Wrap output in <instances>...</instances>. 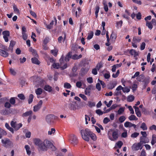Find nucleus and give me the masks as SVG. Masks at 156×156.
I'll use <instances>...</instances> for the list:
<instances>
[{"label":"nucleus","mask_w":156,"mask_h":156,"mask_svg":"<svg viewBox=\"0 0 156 156\" xmlns=\"http://www.w3.org/2000/svg\"><path fill=\"white\" fill-rule=\"evenodd\" d=\"M44 89L45 91H48L49 92H51L52 90V87L48 85H45L44 86Z\"/></svg>","instance_id":"nucleus-18"},{"label":"nucleus","mask_w":156,"mask_h":156,"mask_svg":"<svg viewBox=\"0 0 156 156\" xmlns=\"http://www.w3.org/2000/svg\"><path fill=\"white\" fill-rule=\"evenodd\" d=\"M0 55L4 57H6L8 56L9 53L6 51L0 49Z\"/></svg>","instance_id":"nucleus-16"},{"label":"nucleus","mask_w":156,"mask_h":156,"mask_svg":"<svg viewBox=\"0 0 156 156\" xmlns=\"http://www.w3.org/2000/svg\"><path fill=\"white\" fill-rule=\"evenodd\" d=\"M117 36L116 34L113 31L112 32L110 36V39L112 40V41L114 42L115 41L116 38Z\"/></svg>","instance_id":"nucleus-20"},{"label":"nucleus","mask_w":156,"mask_h":156,"mask_svg":"<svg viewBox=\"0 0 156 156\" xmlns=\"http://www.w3.org/2000/svg\"><path fill=\"white\" fill-rule=\"evenodd\" d=\"M34 142L42 151H46L48 149H50L52 151H55L56 149V147L53 144L47 140L42 141L39 139L35 138L34 140Z\"/></svg>","instance_id":"nucleus-1"},{"label":"nucleus","mask_w":156,"mask_h":156,"mask_svg":"<svg viewBox=\"0 0 156 156\" xmlns=\"http://www.w3.org/2000/svg\"><path fill=\"white\" fill-rule=\"evenodd\" d=\"M34 95L32 94H30L28 99V102L29 104H31L33 101L34 98Z\"/></svg>","instance_id":"nucleus-36"},{"label":"nucleus","mask_w":156,"mask_h":156,"mask_svg":"<svg viewBox=\"0 0 156 156\" xmlns=\"http://www.w3.org/2000/svg\"><path fill=\"white\" fill-rule=\"evenodd\" d=\"M134 99V97L132 95L128 96L127 98L128 101L131 102L133 101Z\"/></svg>","instance_id":"nucleus-46"},{"label":"nucleus","mask_w":156,"mask_h":156,"mask_svg":"<svg viewBox=\"0 0 156 156\" xmlns=\"http://www.w3.org/2000/svg\"><path fill=\"white\" fill-rule=\"evenodd\" d=\"M126 118L124 116H120L119 118V121L120 123H122L125 120Z\"/></svg>","instance_id":"nucleus-51"},{"label":"nucleus","mask_w":156,"mask_h":156,"mask_svg":"<svg viewBox=\"0 0 156 156\" xmlns=\"http://www.w3.org/2000/svg\"><path fill=\"white\" fill-rule=\"evenodd\" d=\"M15 44V41L12 40L10 41L9 49V50H11V52H12L14 46Z\"/></svg>","instance_id":"nucleus-25"},{"label":"nucleus","mask_w":156,"mask_h":156,"mask_svg":"<svg viewBox=\"0 0 156 156\" xmlns=\"http://www.w3.org/2000/svg\"><path fill=\"white\" fill-rule=\"evenodd\" d=\"M129 119L130 120H137L138 119L137 118L136 116L133 115H131L129 117Z\"/></svg>","instance_id":"nucleus-41"},{"label":"nucleus","mask_w":156,"mask_h":156,"mask_svg":"<svg viewBox=\"0 0 156 156\" xmlns=\"http://www.w3.org/2000/svg\"><path fill=\"white\" fill-rule=\"evenodd\" d=\"M1 114L3 115H7L10 114L9 111L7 108L2 110L1 111Z\"/></svg>","instance_id":"nucleus-19"},{"label":"nucleus","mask_w":156,"mask_h":156,"mask_svg":"<svg viewBox=\"0 0 156 156\" xmlns=\"http://www.w3.org/2000/svg\"><path fill=\"white\" fill-rule=\"evenodd\" d=\"M141 37L138 36H134L133 37V41L135 43L140 42L141 40Z\"/></svg>","instance_id":"nucleus-23"},{"label":"nucleus","mask_w":156,"mask_h":156,"mask_svg":"<svg viewBox=\"0 0 156 156\" xmlns=\"http://www.w3.org/2000/svg\"><path fill=\"white\" fill-rule=\"evenodd\" d=\"M64 87L66 89H70L72 87L71 84L68 83H65L64 84Z\"/></svg>","instance_id":"nucleus-47"},{"label":"nucleus","mask_w":156,"mask_h":156,"mask_svg":"<svg viewBox=\"0 0 156 156\" xmlns=\"http://www.w3.org/2000/svg\"><path fill=\"white\" fill-rule=\"evenodd\" d=\"M139 133H138L136 132H134L131 135V137L132 138H135L137 137V136H139Z\"/></svg>","instance_id":"nucleus-53"},{"label":"nucleus","mask_w":156,"mask_h":156,"mask_svg":"<svg viewBox=\"0 0 156 156\" xmlns=\"http://www.w3.org/2000/svg\"><path fill=\"white\" fill-rule=\"evenodd\" d=\"M88 104L87 105L90 107H92L95 106V103L94 102H92L91 101H88Z\"/></svg>","instance_id":"nucleus-50"},{"label":"nucleus","mask_w":156,"mask_h":156,"mask_svg":"<svg viewBox=\"0 0 156 156\" xmlns=\"http://www.w3.org/2000/svg\"><path fill=\"white\" fill-rule=\"evenodd\" d=\"M22 124L21 123L16 124L14 129L15 131H17L22 126Z\"/></svg>","instance_id":"nucleus-32"},{"label":"nucleus","mask_w":156,"mask_h":156,"mask_svg":"<svg viewBox=\"0 0 156 156\" xmlns=\"http://www.w3.org/2000/svg\"><path fill=\"white\" fill-rule=\"evenodd\" d=\"M116 85V82H110L107 85V88L108 89L112 90L115 87Z\"/></svg>","instance_id":"nucleus-10"},{"label":"nucleus","mask_w":156,"mask_h":156,"mask_svg":"<svg viewBox=\"0 0 156 156\" xmlns=\"http://www.w3.org/2000/svg\"><path fill=\"white\" fill-rule=\"evenodd\" d=\"M32 62L35 64L39 65L40 64V62L38 60L36 57L33 58H31Z\"/></svg>","instance_id":"nucleus-24"},{"label":"nucleus","mask_w":156,"mask_h":156,"mask_svg":"<svg viewBox=\"0 0 156 156\" xmlns=\"http://www.w3.org/2000/svg\"><path fill=\"white\" fill-rule=\"evenodd\" d=\"M79 96L82 98L84 101H86L87 99L86 96L83 94H79Z\"/></svg>","instance_id":"nucleus-60"},{"label":"nucleus","mask_w":156,"mask_h":156,"mask_svg":"<svg viewBox=\"0 0 156 156\" xmlns=\"http://www.w3.org/2000/svg\"><path fill=\"white\" fill-rule=\"evenodd\" d=\"M4 107L6 108H9L11 107V105L10 102H7L5 103Z\"/></svg>","instance_id":"nucleus-56"},{"label":"nucleus","mask_w":156,"mask_h":156,"mask_svg":"<svg viewBox=\"0 0 156 156\" xmlns=\"http://www.w3.org/2000/svg\"><path fill=\"white\" fill-rule=\"evenodd\" d=\"M16 99H17L18 98L16 97H11L10 98L9 101L11 105H12L14 106L16 105Z\"/></svg>","instance_id":"nucleus-17"},{"label":"nucleus","mask_w":156,"mask_h":156,"mask_svg":"<svg viewBox=\"0 0 156 156\" xmlns=\"http://www.w3.org/2000/svg\"><path fill=\"white\" fill-rule=\"evenodd\" d=\"M1 142L3 144L4 146L6 148H11L13 147V143L9 139H2Z\"/></svg>","instance_id":"nucleus-4"},{"label":"nucleus","mask_w":156,"mask_h":156,"mask_svg":"<svg viewBox=\"0 0 156 156\" xmlns=\"http://www.w3.org/2000/svg\"><path fill=\"white\" fill-rule=\"evenodd\" d=\"M69 108L71 110H75L76 109V106L75 105L72 104H70L69 105Z\"/></svg>","instance_id":"nucleus-38"},{"label":"nucleus","mask_w":156,"mask_h":156,"mask_svg":"<svg viewBox=\"0 0 156 156\" xmlns=\"http://www.w3.org/2000/svg\"><path fill=\"white\" fill-rule=\"evenodd\" d=\"M53 67L56 69H58L60 68V65L59 63H54L52 65Z\"/></svg>","instance_id":"nucleus-45"},{"label":"nucleus","mask_w":156,"mask_h":156,"mask_svg":"<svg viewBox=\"0 0 156 156\" xmlns=\"http://www.w3.org/2000/svg\"><path fill=\"white\" fill-rule=\"evenodd\" d=\"M13 7L14 10V12L17 14H20V12L19 9L17 8V6L14 4L13 5Z\"/></svg>","instance_id":"nucleus-35"},{"label":"nucleus","mask_w":156,"mask_h":156,"mask_svg":"<svg viewBox=\"0 0 156 156\" xmlns=\"http://www.w3.org/2000/svg\"><path fill=\"white\" fill-rule=\"evenodd\" d=\"M144 76L141 75L139 77L136 78V79L139 82H143L144 81Z\"/></svg>","instance_id":"nucleus-42"},{"label":"nucleus","mask_w":156,"mask_h":156,"mask_svg":"<svg viewBox=\"0 0 156 156\" xmlns=\"http://www.w3.org/2000/svg\"><path fill=\"white\" fill-rule=\"evenodd\" d=\"M96 113L99 115H102L104 113L100 109H97L96 110Z\"/></svg>","instance_id":"nucleus-54"},{"label":"nucleus","mask_w":156,"mask_h":156,"mask_svg":"<svg viewBox=\"0 0 156 156\" xmlns=\"http://www.w3.org/2000/svg\"><path fill=\"white\" fill-rule=\"evenodd\" d=\"M18 97L22 100H24L25 99L24 95L22 94H18Z\"/></svg>","instance_id":"nucleus-55"},{"label":"nucleus","mask_w":156,"mask_h":156,"mask_svg":"<svg viewBox=\"0 0 156 156\" xmlns=\"http://www.w3.org/2000/svg\"><path fill=\"white\" fill-rule=\"evenodd\" d=\"M94 35V32L92 31H91L90 33L88 34V36L87 37V39L88 40H90L91 39Z\"/></svg>","instance_id":"nucleus-43"},{"label":"nucleus","mask_w":156,"mask_h":156,"mask_svg":"<svg viewBox=\"0 0 156 156\" xmlns=\"http://www.w3.org/2000/svg\"><path fill=\"white\" fill-rule=\"evenodd\" d=\"M137 88V85L136 84H133L132 86V89L133 91L134 92L135 91Z\"/></svg>","instance_id":"nucleus-59"},{"label":"nucleus","mask_w":156,"mask_h":156,"mask_svg":"<svg viewBox=\"0 0 156 156\" xmlns=\"http://www.w3.org/2000/svg\"><path fill=\"white\" fill-rule=\"evenodd\" d=\"M146 26H147L150 30H151L153 27L152 23L151 22H149L148 21H146Z\"/></svg>","instance_id":"nucleus-39"},{"label":"nucleus","mask_w":156,"mask_h":156,"mask_svg":"<svg viewBox=\"0 0 156 156\" xmlns=\"http://www.w3.org/2000/svg\"><path fill=\"white\" fill-rule=\"evenodd\" d=\"M7 134L6 131L0 127V139L2 137V136L6 135Z\"/></svg>","instance_id":"nucleus-29"},{"label":"nucleus","mask_w":156,"mask_h":156,"mask_svg":"<svg viewBox=\"0 0 156 156\" xmlns=\"http://www.w3.org/2000/svg\"><path fill=\"white\" fill-rule=\"evenodd\" d=\"M129 53L131 55H133L134 57L136 60L137 59V56L139 55V53L138 52L135 50L131 49L130 50Z\"/></svg>","instance_id":"nucleus-13"},{"label":"nucleus","mask_w":156,"mask_h":156,"mask_svg":"<svg viewBox=\"0 0 156 156\" xmlns=\"http://www.w3.org/2000/svg\"><path fill=\"white\" fill-rule=\"evenodd\" d=\"M43 92L42 89L40 88H38L36 89L35 90V92L37 95H41Z\"/></svg>","instance_id":"nucleus-33"},{"label":"nucleus","mask_w":156,"mask_h":156,"mask_svg":"<svg viewBox=\"0 0 156 156\" xmlns=\"http://www.w3.org/2000/svg\"><path fill=\"white\" fill-rule=\"evenodd\" d=\"M117 27L119 28V27H121L122 25V20L118 21L117 22Z\"/></svg>","instance_id":"nucleus-57"},{"label":"nucleus","mask_w":156,"mask_h":156,"mask_svg":"<svg viewBox=\"0 0 156 156\" xmlns=\"http://www.w3.org/2000/svg\"><path fill=\"white\" fill-rule=\"evenodd\" d=\"M70 141L71 143L74 146L77 145L78 142L76 137L74 135L70 136Z\"/></svg>","instance_id":"nucleus-7"},{"label":"nucleus","mask_w":156,"mask_h":156,"mask_svg":"<svg viewBox=\"0 0 156 156\" xmlns=\"http://www.w3.org/2000/svg\"><path fill=\"white\" fill-rule=\"evenodd\" d=\"M71 58H72V52H69L67 53L65 57L64 55H62L59 59L60 65H62L64 63V61L66 62H68Z\"/></svg>","instance_id":"nucleus-3"},{"label":"nucleus","mask_w":156,"mask_h":156,"mask_svg":"<svg viewBox=\"0 0 156 156\" xmlns=\"http://www.w3.org/2000/svg\"><path fill=\"white\" fill-rule=\"evenodd\" d=\"M54 115L52 114L48 115L46 117V120L48 123H50L52 120Z\"/></svg>","instance_id":"nucleus-15"},{"label":"nucleus","mask_w":156,"mask_h":156,"mask_svg":"<svg viewBox=\"0 0 156 156\" xmlns=\"http://www.w3.org/2000/svg\"><path fill=\"white\" fill-rule=\"evenodd\" d=\"M124 126L126 128H130L133 127V128L136 129V125L128 121L126 122L124 124Z\"/></svg>","instance_id":"nucleus-11"},{"label":"nucleus","mask_w":156,"mask_h":156,"mask_svg":"<svg viewBox=\"0 0 156 156\" xmlns=\"http://www.w3.org/2000/svg\"><path fill=\"white\" fill-rule=\"evenodd\" d=\"M152 138L151 143V145H153L156 143V135L153 134L152 135Z\"/></svg>","instance_id":"nucleus-27"},{"label":"nucleus","mask_w":156,"mask_h":156,"mask_svg":"<svg viewBox=\"0 0 156 156\" xmlns=\"http://www.w3.org/2000/svg\"><path fill=\"white\" fill-rule=\"evenodd\" d=\"M119 131L118 129H115L113 130L112 133V137H109V139L112 141L117 140L120 134Z\"/></svg>","instance_id":"nucleus-5"},{"label":"nucleus","mask_w":156,"mask_h":156,"mask_svg":"<svg viewBox=\"0 0 156 156\" xmlns=\"http://www.w3.org/2000/svg\"><path fill=\"white\" fill-rule=\"evenodd\" d=\"M90 133V130L88 129H82L80 131V133L82 138L87 141L90 140L89 135Z\"/></svg>","instance_id":"nucleus-2"},{"label":"nucleus","mask_w":156,"mask_h":156,"mask_svg":"<svg viewBox=\"0 0 156 156\" xmlns=\"http://www.w3.org/2000/svg\"><path fill=\"white\" fill-rule=\"evenodd\" d=\"M93 86L92 85H89L85 90V94L86 95L90 96V90L93 89Z\"/></svg>","instance_id":"nucleus-12"},{"label":"nucleus","mask_w":156,"mask_h":156,"mask_svg":"<svg viewBox=\"0 0 156 156\" xmlns=\"http://www.w3.org/2000/svg\"><path fill=\"white\" fill-rule=\"evenodd\" d=\"M90 137L94 141H95L97 140V136L96 135L91 131L89 135V138Z\"/></svg>","instance_id":"nucleus-26"},{"label":"nucleus","mask_w":156,"mask_h":156,"mask_svg":"<svg viewBox=\"0 0 156 156\" xmlns=\"http://www.w3.org/2000/svg\"><path fill=\"white\" fill-rule=\"evenodd\" d=\"M2 34L3 35V38L6 42H8L9 41L8 37L10 36V32L9 31L5 30L3 31Z\"/></svg>","instance_id":"nucleus-8"},{"label":"nucleus","mask_w":156,"mask_h":156,"mask_svg":"<svg viewBox=\"0 0 156 156\" xmlns=\"http://www.w3.org/2000/svg\"><path fill=\"white\" fill-rule=\"evenodd\" d=\"M133 108H134L135 110V112L136 115L138 117H140L141 116V114L139 108L135 106H133Z\"/></svg>","instance_id":"nucleus-14"},{"label":"nucleus","mask_w":156,"mask_h":156,"mask_svg":"<svg viewBox=\"0 0 156 156\" xmlns=\"http://www.w3.org/2000/svg\"><path fill=\"white\" fill-rule=\"evenodd\" d=\"M20 84L22 85V87L24 86L26 83V81L25 79L24 78H21L20 79Z\"/></svg>","instance_id":"nucleus-49"},{"label":"nucleus","mask_w":156,"mask_h":156,"mask_svg":"<svg viewBox=\"0 0 156 156\" xmlns=\"http://www.w3.org/2000/svg\"><path fill=\"white\" fill-rule=\"evenodd\" d=\"M130 89L128 88L127 87H125L123 88L122 89V91L124 93H128L130 91Z\"/></svg>","instance_id":"nucleus-63"},{"label":"nucleus","mask_w":156,"mask_h":156,"mask_svg":"<svg viewBox=\"0 0 156 156\" xmlns=\"http://www.w3.org/2000/svg\"><path fill=\"white\" fill-rule=\"evenodd\" d=\"M140 128L142 129L143 130H147V126L146 123L144 122H143L140 126Z\"/></svg>","instance_id":"nucleus-34"},{"label":"nucleus","mask_w":156,"mask_h":156,"mask_svg":"<svg viewBox=\"0 0 156 156\" xmlns=\"http://www.w3.org/2000/svg\"><path fill=\"white\" fill-rule=\"evenodd\" d=\"M22 37L23 39L24 40H26L27 38V35L26 33H22Z\"/></svg>","instance_id":"nucleus-61"},{"label":"nucleus","mask_w":156,"mask_h":156,"mask_svg":"<svg viewBox=\"0 0 156 156\" xmlns=\"http://www.w3.org/2000/svg\"><path fill=\"white\" fill-rule=\"evenodd\" d=\"M123 145V143L121 141H119L115 144V147L116 148L118 147L119 148H121L122 145Z\"/></svg>","instance_id":"nucleus-31"},{"label":"nucleus","mask_w":156,"mask_h":156,"mask_svg":"<svg viewBox=\"0 0 156 156\" xmlns=\"http://www.w3.org/2000/svg\"><path fill=\"white\" fill-rule=\"evenodd\" d=\"M149 129L151 130H154L156 131V126L155 125H153L149 127Z\"/></svg>","instance_id":"nucleus-64"},{"label":"nucleus","mask_w":156,"mask_h":156,"mask_svg":"<svg viewBox=\"0 0 156 156\" xmlns=\"http://www.w3.org/2000/svg\"><path fill=\"white\" fill-rule=\"evenodd\" d=\"M55 131V129L54 128H51V131H48V135H51L52 134H54Z\"/></svg>","instance_id":"nucleus-62"},{"label":"nucleus","mask_w":156,"mask_h":156,"mask_svg":"<svg viewBox=\"0 0 156 156\" xmlns=\"http://www.w3.org/2000/svg\"><path fill=\"white\" fill-rule=\"evenodd\" d=\"M25 148L26 150L27 154L28 155H30L31 154V151L30 150V147L28 145H25Z\"/></svg>","instance_id":"nucleus-30"},{"label":"nucleus","mask_w":156,"mask_h":156,"mask_svg":"<svg viewBox=\"0 0 156 156\" xmlns=\"http://www.w3.org/2000/svg\"><path fill=\"white\" fill-rule=\"evenodd\" d=\"M119 70H118L115 74L113 73L112 75V77L113 78H116L119 76Z\"/></svg>","instance_id":"nucleus-58"},{"label":"nucleus","mask_w":156,"mask_h":156,"mask_svg":"<svg viewBox=\"0 0 156 156\" xmlns=\"http://www.w3.org/2000/svg\"><path fill=\"white\" fill-rule=\"evenodd\" d=\"M32 111L31 110L26 112L22 114V116L23 117H27L28 116H31V115L32 114Z\"/></svg>","instance_id":"nucleus-22"},{"label":"nucleus","mask_w":156,"mask_h":156,"mask_svg":"<svg viewBox=\"0 0 156 156\" xmlns=\"http://www.w3.org/2000/svg\"><path fill=\"white\" fill-rule=\"evenodd\" d=\"M102 64L101 62H100L97 64L96 68L98 70H99L102 67Z\"/></svg>","instance_id":"nucleus-52"},{"label":"nucleus","mask_w":156,"mask_h":156,"mask_svg":"<svg viewBox=\"0 0 156 156\" xmlns=\"http://www.w3.org/2000/svg\"><path fill=\"white\" fill-rule=\"evenodd\" d=\"M146 138H145L143 137H140V143L143 144H145L146 143H147L149 142V140L148 139L147 140H146Z\"/></svg>","instance_id":"nucleus-21"},{"label":"nucleus","mask_w":156,"mask_h":156,"mask_svg":"<svg viewBox=\"0 0 156 156\" xmlns=\"http://www.w3.org/2000/svg\"><path fill=\"white\" fill-rule=\"evenodd\" d=\"M42 103L43 102L42 100L40 101L37 105L34 107V111L36 112L39 110L41 108Z\"/></svg>","instance_id":"nucleus-9"},{"label":"nucleus","mask_w":156,"mask_h":156,"mask_svg":"<svg viewBox=\"0 0 156 156\" xmlns=\"http://www.w3.org/2000/svg\"><path fill=\"white\" fill-rule=\"evenodd\" d=\"M125 107H121L118 110L117 112L119 115H121L123 112L124 111Z\"/></svg>","instance_id":"nucleus-44"},{"label":"nucleus","mask_w":156,"mask_h":156,"mask_svg":"<svg viewBox=\"0 0 156 156\" xmlns=\"http://www.w3.org/2000/svg\"><path fill=\"white\" fill-rule=\"evenodd\" d=\"M30 51L32 52L33 55L35 57H38V55L36 50L30 48L29 49Z\"/></svg>","instance_id":"nucleus-28"},{"label":"nucleus","mask_w":156,"mask_h":156,"mask_svg":"<svg viewBox=\"0 0 156 156\" xmlns=\"http://www.w3.org/2000/svg\"><path fill=\"white\" fill-rule=\"evenodd\" d=\"M51 53L55 56H56L57 55L58 50L57 49L52 50L51 51Z\"/></svg>","instance_id":"nucleus-48"},{"label":"nucleus","mask_w":156,"mask_h":156,"mask_svg":"<svg viewBox=\"0 0 156 156\" xmlns=\"http://www.w3.org/2000/svg\"><path fill=\"white\" fill-rule=\"evenodd\" d=\"M54 23V21L53 20H52L51 22L50 23V24L46 25L47 28L48 29H51L53 27Z\"/></svg>","instance_id":"nucleus-37"},{"label":"nucleus","mask_w":156,"mask_h":156,"mask_svg":"<svg viewBox=\"0 0 156 156\" xmlns=\"http://www.w3.org/2000/svg\"><path fill=\"white\" fill-rule=\"evenodd\" d=\"M87 71L86 70V69L85 68H82L81 69L80 74L81 76H83L87 73Z\"/></svg>","instance_id":"nucleus-40"},{"label":"nucleus","mask_w":156,"mask_h":156,"mask_svg":"<svg viewBox=\"0 0 156 156\" xmlns=\"http://www.w3.org/2000/svg\"><path fill=\"white\" fill-rule=\"evenodd\" d=\"M143 147V144L140 142L135 143L132 146V149L133 151H138L139 149L141 150Z\"/></svg>","instance_id":"nucleus-6"}]
</instances>
